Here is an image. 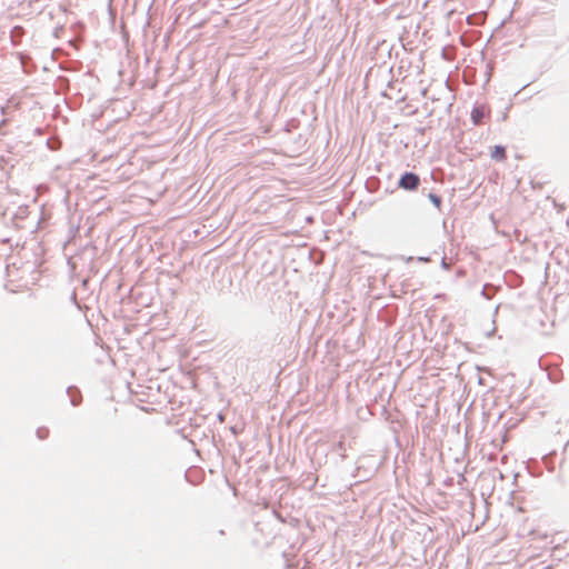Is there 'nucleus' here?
Segmentation results:
<instances>
[{"label": "nucleus", "instance_id": "nucleus-1", "mask_svg": "<svg viewBox=\"0 0 569 569\" xmlns=\"http://www.w3.org/2000/svg\"><path fill=\"white\" fill-rule=\"evenodd\" d=\"M420 184V178L416 173L407 172L399 180V188L413 191Z\"/></svg>", "mask_w": 569, "mask_h": 569}, {"label": "nucleus", "instance_id": "nucleus-2", "mask_svg": "<svg viewBox=\"0 0 569 569\" xmlns=\"http://www.w3.org/2000/svg\"><path fill=\"white\" fill-rule=\"evenodd\" d=\"M490 156L496 161H503L507 158L506 149L503 147H501V146H496L491 150Z\"/></svg>", "mask_w": 569, "mask_h": 569}, {"label": "nucleus", "instance_id": "nucleus-3", "mask_svg": "<svg viewBox=\"0 0 569 569\" xmlns=\"http://www.w3.org/2000/svg\"><path fill=\"white\" fill-rule=\"evenodd\" d=\"M429 199L435 203V206H436L437 208H440V206H441V199H440L438 196H436V194H433V193H430V194H429Z\"/></svg>", "mask_w": 569, "mask_h": 569}]
</instances>
